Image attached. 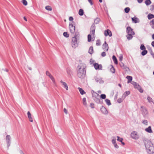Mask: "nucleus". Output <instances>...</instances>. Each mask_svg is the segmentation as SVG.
Listing matches in <instances>:
<instances>
[{"mask_svg":"<svg viewBox=\"0 0 154 154\" xmlns=\"http://www.w3.org/2000/svg\"><path fill=\"white\" fill-rule=\"evenodd\" d=\"M143 123L145 125H147V123H148V122H147V121L146 120H144L143 122Z\"/></svg>","mask_w":154,"mask_h":154,"instance_id":"37998d69","label":"nucleus"},{"mask_svg":"<svg viewBox=\"0 0 154 154\" xmlns=\"http://www.w3.org/2000/svg\"><path fill=\"white\" fill-rule=\"evenodd\" d=\"M63 35L66 37H68L69 35L67 32H64L63 33Z\"/></svg>","mask_w":154,"mask_h":154,"instance_id":"7c9ffc66","label":"nucleus"},{"mask_svg":"<svg viewBox=\"0 0 154 154\" xmlns=\"http://www.w3.org/2000/svg\"><path fill=\"white\" fill-rule=\"evenodd\" d=\"M60 82L64 86V88L66 89V90H68V86L66 83L62 81H60Z\"/></svg>","mask_w":154,"mask_h":154,"instance_id":"dca6fc26","label":"nucleus"},{"mask_svg":"<svg viewBox=\"0 0 154 154\" xmlns=\"http://www.w3.org/2000/svg\"><path fill=\"white\" fill-rule=\"evenodd\" d=\"M101 55L102 56L104 57L106 56V54L105 52H103L102 53Z\"/></svg>","mask_w":154,"mask_h":154,"instance_id":"a18cd8bd","label":"nucleus"},{"mask_svg":"<svg viewBox=\"0 0 154 154\" xmlns=\"http://www.w3.org/2000/svg\"><path fill=\"white\" fill-rule=\"evenodd\" d=\"M122 56L120 57V60H122Z\"/></svg>","mask_w":154,"mask_h":154,"instance_id":"13d9d810","label":"nucleus"},{"mask_svg":"<svg viewBox=\"0 0 154 154\" xmlns=\"http://www.w3.org/2000/svg\"><path fill=\"white\" fill-rule=\"evenodd\" d=\"M147 17L149 20H150L154 18V15L151 14H149L148 15Z\"/></svg>","mask_w":154,"mask_h":154,"instance_id":"aec40b11","label":"nucleus"},{"mask_svg":"<svg viewBox=\"0 0 154 154\" xmlns=\"http://www.w3.org/2000/svg\"><path fill=\"white\" fill-rule=\"evenodd\" d=\"M100 20L98 18H96L94 20V23H98L100 21Z\"/></svg>","mask_w":154,"mask_h":154,"instance_id":"e433bc0d","label":"nucleus"},{"mask_svg":"<svg viewBox=\"0 0 154 154\" xmlns=\"http://www.w3.org/2000/svg\"><path fill=\"white\" fill-rule=\"evenodd\" d=\"M46 74L51 79L52 81L54 83H55V81L54 78L53 76L51 75L50 72L48 71H46Z\"/></svg>","mask_w":154,"mask_h":154,"instance_id":"f8f14e48","label":"nucleus"},{"mask_svg":"<svg viewBox=\"0 0 154 154\" xmlns=\"http://www.w3.org/2000/svg\"><path fill=\"white\" fill-rule=\"evenodd\" d=\"M140 49L142 50H146V48L143 45H141L140 47Z\"/></svg>","mask_w":154,"mask_h":154,"instance_id":"72a5a7b5","label":"nucleus"},{"mask_svg":"<svg viewBox=\"0 0 154 154\" xmlns=\"http://www.w3.org/2000/svg\"><path fill=\"white\" fill-rule=\"evenodd\" d=\"M112 59L114 61V63L116 64H118L117 60L116 57L115 56H113Z\"/></svg>","mask_w":154,"mask_h":154,"instance_id":"412c9836","label":"nucleus"},{"mask_svg":"<svg viewBox=\"0 0 154 154\" xmlns=\"http://www.w3.org/2000/svg\"><path fill=\"white\" fill-rule=\"evenodd\" d=\"M99 1L100 2H102V0H99Z\"/></svg>","mask_w":154,"mask_h":154,"instance_id":"052dcab7","label":"nucleus"},{"mask_svg":"<svg viewBox=\"0 0 154 154\" xmlns=\"http://www.w3.org/2000/svg\"><path fill=\"white\" fill-rule=\"evenodd\" d=\"M69 20L70 21H72L73 20V18L72 17H70L69 18Z\"/></svg>","mask_w":154,"mask_h":154,"instance_id":"8fccbe9b","label":"nucleus"},{"mask_svg":"<svg viewBox=\"0 0 154 154\" xmlns=\"http://www.w3.org/2000/svg\"><path fill=\"white\" fill-rule=\"evenodd\" d=\"M85 65L84 63H81L77 67V73L78 76L80 78L84 77L85 74Z\"/></svg>","mask_w":154,"mask_h":154,"instance_id":"f257e3e1","label":"nucleus"},{"mask_svg":"<svg viewBox=\"0 0 154 154\" xmlns=\"http://www.w3.org/2000/svg\"><path fill=\"white\" fill-rule=\"evenodd\" d=\"M93 48L92 47H90L88 51V52L91 54L93 53Z\"/></svg>","mask_w":154,"mask_h":154,"instance_id":"5701e85b","label":"nucleus"},{"mask_svg":"<svg viewBox=\"0 0 154 154\" xmlns=\"http://www.w3.org/2000/svg\"><path fill=\"white\" fill-rule=\"evenodd\" d=\"M105 101H106V104L108 105H109L111 104L110 102V101L108 99H106L105 100Z\"/></svg>","mask_w":154,"mask_h":154,"instance_id":"c9c22d12","label":"nucleus"},{"mask_svg":"<svg viewBox=\"0 0 154 154\" xmlns=\"http://www.w3.org/2000/svg\"><path fill=\"white\" fill-rule=\"evenodd\" d=\"M79 14L80 15H83L84 14V12L83 10L80 9L79 10Z\"/></svg>","mask_w":154,"mask_h":154,"instance_id":"cd10ccee","label":"nucleus"},{"mask_svg":"<svg viewBox=\"0 0 154 154\" xmlns=\"http://www.w3.org/2000/svg\"><path fill=\"white\" fill-rule=\"evenodd\" d=\"M95 26L94 25H92L90 29V34L88 36V41L90 42L92 40H94L95 38Z\"/></svg>","mask_w":154,"mask_h":154,"instance_id":"f03ea898","label":"nucleus"},{"mask_svg":"<svg viewBox=\"0 0 154 154\" xmlns=\"http://www.w3.org/2000/svg\"><path fill=\"white\" fill-rule=\"evenodd\" d=\"M46 9L49 11H51V8L50 6H48L45 7Z\"/></svg>","mask_w":154,"mask_h":154,"instance_id":"58836bf2","label":"nucleus"},{"mask_svg":"<svg viewBox=\"0 0 154 154\" xmlns=\"http://www.w3.org/2000/svg\"><path fill=\"white\" fill-rule=\"evenodd\" d=\"M101 45V42L100 40H97L96 41V45L97 46H100Z\"/></svg>","mask_w":154,"mask_h":154,"instance_id":"393cba45","label":"nucleus"},{"mask_svg":"<svg viewBox=\"0 0 154 154\" xmlns=\"http://www.w3.org/2000/svg\"><path fill=\"white\" fill-rule=\"evenodd\" d=\"M94 61L92 59H91L90 60V62L91 64H94Z\"/></svg>","mask_w":154,"mask_h":154,"instance_id":"79ce46f5","label":"nucleus"},{"mask_svg":"<svg viewBox=\"0 0 154 154\" xmlns=\"http://www.w3.org/2000/svg\"><path fill=\"white\" fill-rule=\"evenodd\" d=\"M20 154H24L22 151H20Z\"/></svg>","mask_w":154,"mask_h":154,"instance_id":"4d7b16f0","label":"nucleus"},{"mask_svg":"<svg viewBox=\"0 0 154 154\" xmlns=\"http://www.w3.org/2000/svg\"><path fill=\"white\" fill-rule=\"evenodd\" d=\"M100 97L103 99H105L106 97V96L104 94H102L100 95Z\"/></svg>","mask_w":154,"mask_h":154,"instance_id":"ea45409f","label":"nucleus"},{"mask_svg":"<svg viewBox=\"0 0 154 154\" xmlns=\"http://www.w3.org/2000/svg\"><path fill=\"white\" fill-rule=\"evenodd\" d=\"M123 100L122 99L119 98L118 100L117 101L119 103H120Z\"/></svg>","mask_w":154,"mask_h":154,"instance_id":"c03bdc74","label":"nucleus"},{"mask_svg":"<svg viewBox=\"0 0 154 154\" xmlns=\"http://www.w3.org/2000/svg\"><path fill=\"white\" fill-rule=\"evenodd\" d=\"M153 74L154 75V71H153Z\"/></svg>","mask_w":154,"mask_h":154,"instance_id":"e2e57ef3","label":"nucleus"},{"mask_svg":"<svg viewBox=\"0 0 154 154\" xmlns=\"http://www.w3.org/2000/svg\"><path fill=\"white\" fill-rule=\"evenodd\" d=\"M63 111H64V112L66 113V114H67V109L64 108L63 109Z\"/></svg>","mask_w":154,"mask_h":154,"instance_id":"de8ad7c7","label":"nucleus"},{"mask_svg":"<svg viewBox=\"0 0 154 154\" xmlns=\"http://www.w3.org/2000/svg\"><path fill=\"white\" fill-rule=\"evenodd\" d=\"M152 38L153 39H154V34H153L152 35Z\"/></svg>","mask_w":154,"mask_h":154,"instance_id":"bf43d9fd","label":"nucleus"},{"mask_svg":"<svg viewBox=\"0 0 154 154\" xmlns=\"http://www.w3.org/2000/svg\"><path fill=\"white\" fill-rule=\"evenodd\" d=\"M91 107L92 108H94V103H91L90 104Z\"/></svg>","mask_w":154,"mask_h":154,"instance_id":"09e8293b","label":"nucleus"},{"mask_svg":"<svg viewBox=\"0 0 154 154\" xmlns=\"http://www.w3.org/2000/svg\"><path fill=\"white\" fill-rule=\"evenodd\" d=\"M124 10H125V12L126 13H128L129 12V11L130 10V9L129 8L127 7V8H125V9Z\"/></svg>","mask_w":154,"mask_h":154,"instance_id":"f704fd0d","label":"nucleus"},{"mask_svg":"<svg viewBox=\"0 0 154 154\" xmlns=\"http://www.w3.org/2000/svg\"><path fill=\"white\" fill-rule=\"evenodd\" d=\"M147 99L149 102H152V98H151L149 97H147Z\"/></svg>","mask_w":154,"mask_h":154,"instance_id":"a19ab883","label":"nucleus"},{"mask_svg":"<svg viewBox=\"0 0 154 154\" xmlns=\"http://www.w3.org/2000/svg\"><path fill=\"white\" fill-rule=\"evenodd\" d=\"M110 71L112 73H114L115 72V69L113 66H111V67L110 69Z\"/></svg>","mask_w":154,"mask_h":154,"instance_id":"2f4dec72","label":"nucleus"},{"mask_svg":"<svg viewBox=\"0 0 154 154\" xmlns=\"http://www.w3.org/2000/svg\"><path fill=\"white\" fill-rule=\"evenodd\" d=\"M89 2L90 3L91 5H92L93 4V3L92 0H88Z\"/></svg>","mask_w":154,"mask_h":154,"instance_id":"49530a36","label":"nucleus"},{"mask_svg":"<svg viewBox=\"0 0 154 154\" xmlns=\"http://www.w3.org/2000/svg\"><path fill=\"white\" fill-rule=\"evenodd\" d=\"M114 146L116 148H119V146L118 145H114Z\"/></svg>","mask_w":154,"mask_h":154,"instance_id":"5fc2aeb1","label":"nucleus"},{"mask_svg":"<svg viewBox=\"0 0 154 154\" xmlns=\"http://www.w3.org/2000/svg\"><path fill=\"white\" fill-rule=\"evenodd\" d=\"M146 147L149 154L154 153V146L153 145H146Z\"/></svg>","mask_w":154,"mask_h":154,"instance_id":"20e7f679","label":"nucleus"},{"mask_svg":"<svg viewBox=\"0 0 154 154\" xmlns=\"http://www.w3.org/2000/svg\"><path fill=\"white\" fill-rule=\"evenodd\" d=\"M145 4L146 5H149L151 3V2L150 0H146L145 2Z\"/></svg>","mask_w":154,"mask_h":154,"instance_id":"c756f323","label":"nucleus"},{"mask_svg":"<svg viewBox=\"0 0 154 154\" xmlns=\"http://www.w3.org/2000/svg\"><path fill=\"white\" fill-rule=\"evenodd\" d=\"M130 94V92L129 91H127L126 92H125L123 95V96H124V97H125L126 96H128V95H129Z\"/></svg>","mask_w":154,"mask_h":154,"instance_id":"bb28decb","label":"nucleus"},{"mask_svg":"<svg viewBox=\"0 0 154 154\" xmlns=\"http://www.w3.org/2000/svg\"><path fill=\"white\" fill-rule=\"evenodd\" d=\"M119 86L120 87H121V85H120V84H119Z\"/></svg>","mask_w":154,"mask_h":154,"instance_id":"680f3d73","label":"nucleus"},{"mask_svg":"<svg viewBox=\"0 0 154 154\" xmlns=\"http://www.w3.org/2000/svg\"><path fill=\"white\" fill-rule=\"evenodd\" d=\"M101 112L104 114H106L108 113V112L104 107H102L101 109Z\"/></svg>","mask_w":154,"mask_h":154,"instance_id":"2eb2a0df","label":"nucleus"},{"mask_svg":"<svg viewBox=\"0 0 154 154\" xmlns=\"http://www.w3.org/2000/svg\"><path fill=\"white\" fill-rule=\"evenodd\" d=\"M117 140L118 141L121 142L122 144H125L122 141L123 139L122 138H121L118 136H117Z\"/></svg>","mask_w":154,"mask_h":154,"instance_id":"b1692460","label":"nucleus"},{"mask_svg":"<svg viewBox=\"0 0 154 154\" xmlns=\"http://www.w3.org/2000/svg\"><path fill=\"white\" fill-rule=\"evenodd\" d=\"M150 24L152 28L154 29V19L152 20L150 23Z\"/></svg>","mask_w":154,"mask_h":154,"instance_id":"4be33fe9","label":"nucleus"},{"mask_svg":"<svg viewBox=\"0 0 154 154\" xmlns=\"http://www.w3.org/2000/svg\"><path fill=\"white\" fill-rule=\"evenodd\" d=\"M126 78L128 79V83H131L132 80V77L130 76H127Z\"/></svg>","mask_w":154,"mask_h":154,"instance_id":"f3484780","label":"nucleus"},{"mask_svg":"<svg viewBox=\"0 0 154 154\" xmlns=\"http://www.w3.org/2000/svg\"><path fill=\"white\" fill-rule=\"evenodd\" d=\"M104 35L106 36H109L111 37L112 36V33L111 31L109 29H107L106 30H105L104 31Z\"/></svg>","mask_w":154,"mask_h":154,"instance_id":"1a4fd4ad","label":"nucleus"},{"mask_svg":"<svg viewBox=\"0 0 154 154\" xmlns=\"http://www.w3.org/2000/svg\"><path fill=\"white\" fill-rule=\"evenodd\" d=\"M93 66L95 69L96 70L102 69V66L101 64H99L98 63H95L93 64Z\"/></svg>","mask_w":154,"mask_h":154,"instance_id":"0eeeda50","label":"nucleus"},{"mask_svg":"<svg viewBox=\"0 0 154 154\" xmlns=\"http://www.w3.org/2000/svg\"><path fill=\"white\" fill-rule=\"evenodd\" d=\"M6 140L8 143L10 141L11 139V137L9 135H7L6 137Z\"/></svg>","mask_w":154,"mask_h":154,"instance_id":"c85d7f7f","label":"nucleus"},{"mask_svg":"<svg viewBox=\"0 0 154 154\" xmlns=\"http://www.w3.org/2000/svg\"><path fill=\"white\" fill-rule=\"evenodd\" d=\"M71 45L72 47L74 48H75L78 46V41L76 36H75L74 37H73L72 38Z\"/></svg>","mask_w":154,"mask_h":154,"instance_id":"39448f33","label":"nucleus"},{"mask_svg":"<svg viewBox=\"0 0 154 154\" xmlns=\"http://www.w3.org/2000/svg\"><path fill=\"white\" fill-rule=\"evenodd\" d=\"M23 19H24L26 21H27V19L25 17H23Z\"/></svg>","mask_w":154,"mask_h":154,"instance_id":"6e6d98bb","label":"nucleus"},{"mask_svg":"<svg viewBox=\"0 0 154 154\" xmlns=\"http://www.w3.org/2000/svg\"><path fill=\"white\" fill-rule=\"evenodd\" d=\"M132 20L135 23H137L139 22V19L136 17H134L132 18Z\"/></svg>","mask_w":154,"mask_h":154,"instance_id":"4468645a","label":"nucleus"},{"mask_svg":"<svg viewBox=\"0 0 154 154\" xmlns=\"http://www.w3.org/2000/svg\"><path fill=\"white\" fill-rule=\"evenodd\" d=\"M131 137L133 138L136 139L138 138V136L137 133L135 131H134L131 134Z\"/></svg>","mask_w":154,"mask_h":154,"instance_id":"9b49d317","label":"nucleus"},{"mask_svg":"<svg viewBox=\"0 0 154 154\" xmlns=\"http://www.w3.org/2000/svg\"><path fill=\"white\" fill-rule=\"evenodd\" d=\"M22 2L23 3V4L25 5H27V1L26 0H22Z\"/></svg>","mask_w":154,"mask_h":154,"instance_id":"4c0bfd02","label":"nucleus"},{"mask_svg":"<svg viewBox=\"0 0 154 154\" xmlns=\"http://www.w3.org/2000/svg\"><path fill=\"white\" fill-rule=\"evenodd\" d=\"M69 28L70 32L72 33H73L75 30V28L73 24L72 23H70L69 26Z\"/></svg>","mask_w":154,"mask_h":154,"instance_id":"6e6552de","label":"nucleus"},{"mask_svg":"<svg viewBox=\"0 0 154 154\" xmlns=\"http://www.w3.org/2000/svg\"><path fill=\"white\" fill-rule=\"evenodd\" d=\"M115 142H116V140L113 139L112 140V143L113 144H115Z\"/></svg>","mask_w":154,"mask_h":154,"instance_id":"3c124183","label":"nucleus"},{"mask_svg":"<svg viewBox=\"0 0 154 154\" xmlns=\"http://www.w3.org/2000/svg\"><path fill=\"white\" fill-rule=\"evenodd\" d=\"M102 48L105 51H107L109 49V46L106 41H105L104 43L102 45Z\"/></svg>","mask_w":154,"mask_h":154,"instance_id":"9d476101","label":"nucleus"},{"mask_svg":"<svg viewBox=\"0 0 154 154\" xmlns=\"http://www.w3.org/2000/svg\"><path fill=\"white\" fill-rule=\"evenodd\" d=\"M28 117L29 118V120L30 122H32L33 121V118L32 117V115L29 111L27 112Z\"/></svg>","mask_w":154,"mask_h":154,"instance_id":"ddd939ff","label":"nucleus"},{"mask_svg":"<svg viewBox=\"0 0 154 154\" xmlns=\"http://www.w3.org/2000/svg\"><path fill=\"white\" fill-rule=\"evenodd\" d=\"M82 103L84 105L86 106L87 105V102H86V99L85 98H83L82 99Z\"/></svg>","mask_w":154,"mask_h":154,"instance_id":"a878e982","label":"nucleus"},{"mask_svg":"<svg viewBox=\"0 0 154 154\" xmlns=\"http://www.w3.org/2000/svg\"><path fill=\"white\" fill-rule=\"evenodd\" d=\"M127 32L128 33L126 36L128 40L131 39L133 37V35L134 34L132 29L130 27H128L127 28Z\"/></svg>","mask_w":154,"mask_h":154,"instance_id":"7ed1b4c3","label":"nucleus"},{"mask_svg":"<svg viewBox=\"0 0 154 154\" xmlns=\"http://www.w3.org/2000/svg\"><path fill=\"white\" fill-rule=\"evenodd\" d=\"M151 45L153 47H154V41H153L151 43Z\"/></svg>","mask_w":154,"mask_h":154,"instance_id":"864d4df0","label":"nucleus"},{"mask_svg":"<svg viewBox=\"0 0 154 154\" xmlns=\"http://www.w3.org/2000/svg\"><path fill=\"white\" fill-rule=\"evenodd\" d=\"M145 130L148 133H151L152 132V131L150 126H149L147 128H146Z\"/></svg>","mask_w":154,"mask_h":154,"instance_id":"6ab92c4d","label":"nucleus"},{"mask_svg":"<svg viewBox=\"0 0 154 154\" xmlns=\"http://www.w3.org/2000/svg\"><path fill=\"white\" fill-rule=\"evenodd\" d=\"M147 53V51L145 50H143V51L142 52L141 54L142 55L144 56Z\"/></svg>","mask_w":154,"mask_h":154,"instance_id":"473e14b6","label":"nucleus"},{"mask_svg":"<svg viewBox=\"0 0 154 154\" xmlns=\"http://www.w3.org/2000/svg\"><path fill=\"white\" fill-rule=\"evenodd\" d=\"M138 2L139 3H141L143 2V0H137Z\"/></svg>","mask_w":154,"mask_h":154,"instance_id":"603ef678","label":"nucleus"},{"mask_svg":"<svg viewBox=\"0 0 154 154\" xmlns=\"http://www.w3.org/2000/svg\"><path fill=\"white\" fill-rule=\"evenodd\" d=\"M151 154H154V152Z\"/></svg>","mask_w":154,"mask_h":154,"instance_id":"0e129e2a","label":"nucleus"},{"mask_svg":"<svg viewBox=\"0 0 154 154\" xmlns=\"http://www.w3.org/2000/svg\"><path fill=\"white\" fill-rule=\"evenodd\" d=\"M132 84L133 85L134 88H137L139 92L141 93L143 92V89L141 88V87L136 82H133Z\"/></svg>","mask_w":154,"mask_h":154,"instance_id":"423d86ee","label":"nucleus"},{"mask_svg":"<svg viewBox=\"0 0 154 154\" xmlns=\"http://www.w3.org/2000/svg\"><path fill=\"white\" fill-rule=\"evenodd\" d=\"M78 89L81 94L83 95L86 94V92L82 88H79Z\"/></svg>","mask_w":154,"mask_h":154,"instance_id":"a211bd4d","label":"nucleus"}]
</instances>
